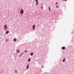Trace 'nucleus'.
Masks as SVG:
<instances>
[{
	"mask_svg": "<svg viewBox=\"0 0 74 74\" xmlns=\"http://www.w3.org/2000/svg\"><path fill=\"white\" fill-rule=\"evenodd\" d=\"M24 12V11H23V10L21 9L20 10V13L21 14H23V13Z\"/></svg>",
	"mask_w": 74,
	"mask_h": 74,
	"instance_id": "f257e3e1",
	"label": "nucleus"
},
{
	"mask_svg": "<svg viewBox=\"0 0 74 74\" xmlns=\"http://www.w3.org/2000/svg\"><path fill=\"white\" fill-rule=\"evenodd\" d=\"M4 28L5 29H6L7 28V25H4Z\"/></svg>",
	"mask_w": 74,
	"mask_h": 74,
	"instance_id": "f03ea898",
	"label": "nucleus"
},
{
	"mask_svg": "<svg viewBox=\"0 0 74 74\" xmlns=\"http://www.w3.org/2000/svg\"><path fill=\"white\" fill-rule=\"evenodd\" d=\"M9 31H6L5 32V34H8V33H9Z\"/></svg>",
	"mask_w": 74,
	"mask_h": 74,
	"instance_id": "7ed1b4c3",
	"label": "nucleus"
},
{
	"mask_svg": "<svg viewBox=\"0 0 74 74\" xmlns=\"http://www.w3.org/2000/svg\"><path fill=\"white\" fill-rule=\"evenodd\" d=\"M29 64H28L26 67V69H28V68H29Z\"/></svg>",
	"mask_w": 74,
	"mask_h": 74,
	"instance_id": "20e7f679",
	"label": "nucleus"
},
{
	"mask_svg": "<svg viewBox=\"0 0 74 74\" xmlns=\"http://www.w3.org/2000/svg\"><path fill=\"white\" fill-rule=\"evenodd\" d=\"M32 27L33 29H35V25H33L32 26Z\"/></svg>",
	"mask_w": 74,
	"mask_h": 74,
	"instance_id": "39448f33",
	"label": "nucleus"
},
{
	"mask_svg": "<svg viewBox=\"0 0 74 74\" xmlns=\"http://www.w3.org/2000/svg\"><path fill=\"white\" fill-rule=\"evenodd\" d=\"M34 54H33V52H32L30 54V55L31 56H33V55Z\"/></svg>",
	"mask_w": 74,
	"mask_h": 74,
	"instance_id": "423d86ee",
	"label": "nucleus"
},
{
	"mask_svg": "<svg viewBox=\"0 0 74 74\" xmlns=\"http://www.w3.org/2000/svg\"><path fill=\"white\" fill-rule=\"evenodd\" d=\"M65 48H66L64 47H63L62 48V49H63V50H64Z\"/></svg>",
	"mask_w": 74,
	"mask_h": 74,
	"instance_id": "0eeeda50",
	"label": "nucleus"
},
{
	"mask_svg": "<svg viewBox=\"0 0 74 74\" xmlns=\"http://www.w3.org/2000/svg\"><path fill=\"white\" fill-rule=\"evenodd\" d=\"M30 60H31V59L29 58L28 60V62H30Z\"/></svg>",
	"mask_w": 74,
	"mask_h": 74,
	"instance_id": "6e6552de",
	"label": "nucleus"
},
{
	"mask_svg": "<svg viewBox=\"0 0 74 74\" xmlns=\"http://www.w3.org/2000/svg\"><path fill=\"white\" fill-rule=\"evenodd\" d=\"M16 41V39L15 38H14V42Z\"/></svg>",
	"mask_w": 74,
	"mask_h": 74,
	"instance_id": "1a4fd4ad",
	"label": "nucleus"
},
{
	"mask_svg": "<svg viewBox=\"0 0 74 74\" xmlns=\"http://www.w3.org/2000/svg\"><path fill=\"white\" fill-rule=\"evenodd\" d=\"M65 58H64L63 59V62H65Z\"/></svg>",
	"mask_w": 74,
	"mask_h": 74,
	"instance_id": "9d476101",
	"label": "nucleus"
},
{
	"mask_svg": "<svg viewBox=\"0 0 74 74\" xmlns=\"http://www.w3.org/2000/svg\"><path fill=\"white\" fill-rule=\"evenodd\" d=\"M49 11H51V8L49 6Z\"/></svg>",
	"mask_w": 74,
	"mask_h": 74,
	"instance_id": "9b49d317",
	"label": "nucleus"
},
{
	"mask_svg": "<svg viewBox=\"0 0 74 74\" xmlns=\"http://www.w3.org/2000/svg\"><path fill=\"white\" fill-rule=\"evenodd\" d=\"M36 5H38V1H36Z\"/></svg>",
	"mask_w": 74,
	"mask_h": 74,
	"instance_id": "f8f14e48",
	"label": "nucleus"
},
{
	"mask_svg": "<svg viewBox=\"0 0 74 74\" xmlns=\"http://www.w3.org/2000/svg\"><path fill=\"white\" fill-rule=\"evenodd\" d=\"M17 53H19V50H17Z\"/></svg>",
	"mask_w": 74,
	"mask_h": 74,
	"instance_id": "ddd939ff",
	"label": "nucleus"
},
{
	"mask_svg": "<svg viewBox=\"0 0 74 74\" xmlns=\"http://www.w3.org/2000/svg\"><path fill=\"white\" fill-rule=\"evenodd\" d=\"M15 73H16H16H17V72H16V70L15 71Z\"/></svg>",
	"mask_w": 74,
	"mask_h": 74,
	"instance_id": "4468645a",
	"label": "nucleus"
},
{
	"mask_svg": "<svg viewBox=\"0 0 74 74\" xmlns=\"http://www.w3.org/2000/svg\"><path fill=\"white\" fill-rule=\"evenodd\" d=\"M41 7L42 10H44V8H43V7H42V6H41Z\"/></svg>",
	"mask_w": 74,
	"mask_h": 74,
	"instance_id": "2eb2a0df",
	"label": "nucleus"
},
{
	"mask_svg": "<svg viewBox=\"0 0 74 74\" xmlns=\"http://www.w3.org/2000/svg\"><path fill=\"white\" fill-rule=\"evenodd\" d=\"M58 7H59V6H58V5H57V6H56V8H58Z\"/></svg>",
	"mask_w": 74,
	"mask_h": 74,
	"instance_id": "dca6fc26",
	"label": "nucleus"
},
{
	"mask_svg": "<svg viewBox=\"0 0 74 74\" xmlns=\"http://www.w3.org/2000/svg\"><path fill=\"white\" fill-rule=\"evenodd\" d=\"M25 52H27V51L26 50H25Z\"/></svg>",
	"mask_w": 74,
	"mask_h": 74,
	"instance_id": "f3484780",
	"label": "nucleus"
},
{
	"mask_svg": "<svg viewBox=\"0 0 74 74\" xmlns=\"http://www.w3.org/2000/svg\"><path fill=\"white\" fill-rule=\"evenodd\" d=\"M57 4H58V2H56V5H57Z\"/></svg>",
	"mask_w": 74,
	"mask_h": 74,
	"instance_id": "a211bd4d",
	"label": "nucleus"
},
{
	"mask_svg": "<svg viewBox=\"0 0 74 74\" xmlns=\"http://www.w3.org/2000/svg\"><path fill=\"white\" fill-rule=\"evenodd\" d=\"M67 0H63V1H67Z\"/></svg>",
	"mask_w": 74,
	"mask_h": 74,
	"instance_id": "6ab92c4d",
	"label": "nucleus"
},
{
	"mask_svg": "<svg viewBox=\"0 0 74 74\" xmlns=\"http://www.w3.org/2000/svg\"><path fill=\"white\" fill-rule=\"evenodd\" d=\"M44 67V65H43L42 67V68H43Z\"/></svg>",
	"mask_w": 74,
	"mask_h": 74,
	"instance_id": "aec40b11",
	"label": "nucleus"
},
{
	"mask_svg": "<svg viewBox=\"0 0 74 74\" xmlns=\"http://www.w3.org/2000/svg\"><path fill=\"white\" fill-rule=\"evenodd\" d=\"M7 40H8V39H6V41L7 42Z\"/></svg>",
	"mask_w": 74,
	"mask_h": 74,
	"instance_id": "412c9836",
	"label": "nucleus"
},
{
	"mask_svg": "<svg viewBox=\"0 0 74 74\" xmlns=\"http://www.w3.org/2000/svg\"><path fill=\"white\" fill-rule=\"evenodd\" d=\"M23 53H22L21 54V55H23Z\"/></svg>",
	"mask_w": 74,
	"mask_h": 74,
	"instance_id": "4be33fe9",
	"label": "nucleus"
},
{
	"mask_svg": "<svg viewBox=\"0 0 74 74\" xmlns=\"http://www.w3.org/2000/svg\"><path fill=\"white\" fill-rule=\"evenodd\" d=\"M38 0H36V2H37V1H38Z\"/></svg>",
	"mask_w": 74,
	"mask_h": 74,
	"instance_id": "5701e85b",
	"label": "nucleus"
},
{
	"mask_svg": "<svg viewBox=\"0 0 74 74\" xmlns=\"http://www.w3.org/2000/svg\"><path fill=\"white\" fill-rule=\"evenodd\" d=\"M4 30H5V31L7 30V29H5Z\"/></svg>",
	"mask_w": 74,
	"mask_h": 74,
	"instance_id": "b1692460",
	"label": "nucleus"
},
{
	"mask_svg": "<svg viewBox=\"0 0 74 74\" xmlns=\"http://www.w3.org/2000/svg\"><path fill=\"white\" fill-rule=\"evenodd\" d=\"M40 26V25H37V26Z\"/></svg>",
	"mask_w": 74,
	"mask_h": 74,
	"instance_id": "393cba45",
	"label": "nucleus"
},
{
	"mask_svg": "<svg viewBox=\"0 0 74 74\" xmlns=\"http://www.w3.org/2000/svg\"><path fill=\"white\" fill-rule=\"evenodd\" d=\"M14 56H15V53H14Z\"/></svg>",
	"mask_w": 74,
	"mask_h": 74,
	"instance_id": "a878e982",
	"label": "nucleus"
},
{
	"mask_svg": "<svg viewBox=\"0 0 74 74\" xmlns=\"http://www.w3.org/2000/svg\"><path fill=\"white\" fill-rule=\"evenodd\" d=\"M21 56H22V55H21L19 57H21Z\"/></svg>",
	"mask_w": 74,
	"mask_h": 74,
	"instance_id": "bb28decb",
	"label": "nucleus"
},
{
	"mask_svg": "<svg viewBox=\"0 0 74 74\" xmlns=\"http://www.w3.org/2000/svg\"><path fill=\"white\" fill-rule=\"evenodd\" d=\"M41 4H42V3H41Z\"/></svg>",
	"mask_w": 74,
	"mask_h": 74,
	"instance_id": "cd10ccee",
	"label": "nucleus"
}]
</instances>
